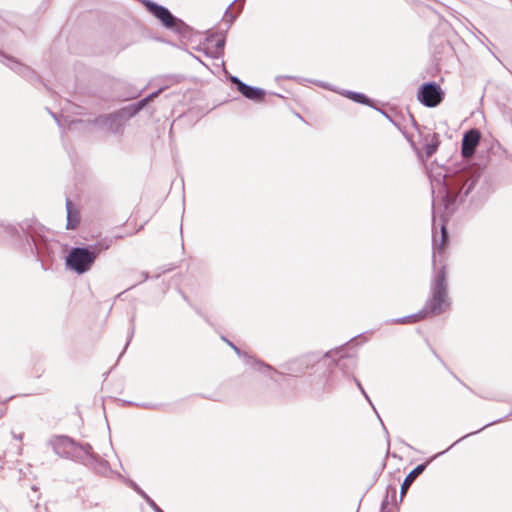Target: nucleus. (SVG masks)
<instances>
[{
  "instance_id": "1",
  "label": "nucleus",
  "mask_w": 512,
  "mask_h": 512,
  "mask_svg": "<svg viewBox=\"0 0 512 512\" xmlns=\"http://www.w3.org/2000/svg\"><path fill=\"white\" fill-rule=\"evenodd\" d=\"M480 174L469 168H461L453 173L431 175L433 195L438 193L447 212L453 210L458 197H466L476 185Z\"/></svg>"
},
{
  "instance_id": "2",
  "label": "nucleus",
  "mask_w": 512,
  "mask_h": 512,
  "mask_svg": "<svg viewBox=\"0 0 512 512\" xmlns=\"http://www.w3.org/2000/svg\"><path fill=\"white\" fill-rule=\"evenodd\" d=\"M20 231L15 226H7L6 231L11 236L18 235L21 241V247L25 253H29L37 257L42 263L53 260L54 257V243L49 241L46 237L37 232L35 227L28 222L20 224Z\"/></svg>"
},
{
  "instance_id": "3",
  "label": "nucleus",
  "mask_w": 512,
  "mask_h": 512,
  "mask_svg": "<svg viewBox=\"0 0 512 512\" xmlns=\"http://www.w3.org/2000/svg\"><path fill=\"white\" fill-rule=\"evenodd\" d=\"M47 444L59 457L77 460L87 466L104 463L89 443H77L68 436L54 435L48 439Z\"/></svg>"
},
{
  "instance_id": "4",
  "label": "nucleus",
  "mask_w": 512,
  "mask_h": 512,
  "mask_svg": "<svg viewBox=\"0 0 512 512\" xmlns=\"http://www.w3.org/2000/svg\"><path fill=\"white\" fill-rule=\"evenodd\" d=\"M110 242L106 240L98 241L94 244L72 247L65 259V265L68 270L82 275L91 270L97 257L108 250Z\"/></svg>"
},
{
  "instance_id": "5",
  "label": "nucleus",
  "mask_w": 512,
  "mask_h": 512,
  "mask_svg": "<svg viewBox=\"0 0 512 512\" xmlns=\"http://www.w3.org/2000/svg\"><path fill=\"white\" fill-rule=\"evenodd\" d=\"M450 306L446 267L442 266L433 276L430 285V297L425 309L430 315H440Z\"/></svg>"
},
{
  "instance_id": "6",
  "label": "nucleus",
  "mask_w": 512,
  "mask_h": 512,
  "mask_svg": "<svg viewBox=\"0 0 512 512\" xmlns=\"http://www.w3.org/2000/svg\"><path fill=\"white\" fill-rule=\"evenodd\" d=\"M141 2L146 7L147 11L157 18L165 28L183 36L189 32V26L184 21L174 16L168 8L151 0H141Z\"/></svg>"
},
{
  "instance_id": "7",
  "label": "nucleus",
  "mask_w": 512,
  "mask_h": 512,
  "mask_svg": "<svg viewBox=\"0 0 512 512\" xmlns=\"http://www.w3.org/2000/svg\"><path fill=\"white\" fill-rule=\"evenodd\" d=\"M444 91L434 81L423 83L417 92L418 101L429 108L438 106L444 99Z\"/></svg>"
},
{
  "instance_id": "8",
  "label": "nucleus",
  "mask_w": 512,
  "mask_h": 512,
  "mask_svg": "<svg viewBox=\"0 0 512 512\" xmlns=\"http://www.w3.org/2000/svg\"><path fill=\"white\" fill-rule=\"evenodd\" d=\"M129 117L123 108L107 115H101L95 119V125L106 129L112 134H119L122 132L123 127Z\"/></svg>"
},
{
  "instance_id": "9",
  "label": "nucleus",
  "mask_w": 512,
  "mask_h": 512,
  "mask_svg": "<svg viewBox=\"0 0 512 512\" xmlns=\"http://www.w3.org/2000/svg\"><path fill=\"white\" fill-rule=\"evenodd\" d=\"M320 364V356L316 353H309L285 364L286 373L291 376L304 374L308 369Z\"/></svg>"
},
{
  "instance_id": "10",
  "label": "nucleus",
  "mask_w": 512,
  "mask_h": 512,
  "mask_svg": "<svg viewBox=\"0 0 512 512\" xmlns=\"http://www.w3.org/2000/svg\"><path fill=\"white\" fill-rule=\"evenodd\" d=\"M342 352L343 349L329 351L324 355V357L332 358L335 364V369H338L345 377H348L353 374L357 366V360L354 356L344 355Z\"/></svg>"
},
{
  "instance_id": "11",
  "label": "nucleus",
  "mask_w": 512,
  "mask_h": 512,
  "mask_svg": "<svg viewBox=\"0 0 512 512\" xmlns=\"http://www.w3.org/2000/svg\"><path fill=\"white\" fill-rule=\"evenodd\" d=\"M481 139V133L478 129H470L466 131L462 138L461 153L466 159L471 158Z\"/></svg>"
},
{
  "instance_id": "12",
  "label": "nucleus",
  "mask_w": 512,
  "mask_h": 512,
  "mask_svg": "<svg viewBox=\"0 0 512 512\" xmlns=\"http://www.w3.org/2000/svg\"><path fill=\"white\" fill-rule=\"evenodd\" d=\"M0 61L1 62L7 61V63H5V64L7 66H9L16 73L23 76L24 78H27L29 80H32L33 78H37L35 75V72L30 67L18 62L17 60H15L3 53H0Z\"/></svg>"
},
{
  "instance_id": "13",
  "label": "nucleus",
  "mask_w": 512,
  "mask_h": 512,
  "mask_svg": "<svg viewBox=\"0 0 512 512\" xmlns=\"http://www.w3.org/2000/svg\"><path fill=\"white\" fill-rule=\"evenodd\" d=\"M429 464V461L425 462V463H422V464H419L417 465L413 470H411L408 475L404 478L402 484H401V489H400V502H402L405 494L407 493L408 489L410 488V486L413 484V482L415 481V479L420 475L422 474L427 465Z\"/></svg>"
},
{
  "instance_id": "14",
  "label": "nucleus",
  "mask_w": 512,
  "mask_h": 512,
  "mask_svg": "<svg viewBox=\"0 0 512 512\" xmlns=\"http://www.w3.org/2000/svg\"><path fill=\"white\" fill-rule=\"evenodd\" d=\"M222 340L225 341L228 344V346H230L239 357H242L246 364L251 366L255 365L259 370H262V368L267 370H274L273 367L270 366L269 364H266L261 360L253 359L247 353L241 351L239 347H237L233 342L228 340L226 337L222 336Z\"/></svg>"
},
{
  "instance_id": "15",
  "label": "nucleus",
  "mask_w": 512,
  "mask_h": 512,
  "mask_svg": "<svg viewBox=\"0 0 512 512\" xmlns=\"http://www.w3.org/2000/svg\"><path fill=\"white\" fill-rule=\"evenodd\" d=\"M163 91V88H159L158 90L152 92L148 96L144 97L137 103H133L131 105H128L126 107H123L124 111L126 112V115L130 118L134 117L139 111H141L149 102L154 100L161 92Z\"/></svg>"
},
{
  "instance_id": "16",
  "label": "nucleus",
  "mask_w": 512,
  "mask_h": 512,
  "mask_svg": "<svg viewBox=\"0 0 512 512\" xmlns=\"http://www.w3.org/2000/svg\"><path fill=\"white\" fill-rule=\"evenodd\" d=\"M239 92L245 98L253 100L255 102L262 101L266 94L265 90L258 87L250 86L248 84L242 85V88H240Z\"/></svg>"
},
{
  "instance_id": "17",
  "label": "nucleus",
  "mask_w": 512,
  "mask_h": 512,
  "mask_svg": "<svg viewBox=\"0 0 512 512\" xmlns=\"http://www.w3.org/2000/svg\"><path fill=\"white\" fill-rule=\"evenodd\" d=\"M66 211H67V223L66 228L68 230H74L80 223V214L74 209L73 203L70 199L66 200Z\"/></svg>"
},
{
  "instance_id": "18",
  "label": "nucleus",
  "mask_w": 512,
  "mask_h": 512,
  "mask_svg": "<svg viewBox=\"0 0 512 512\" xmlns=\"http://www.w3.org/2000/svg\"><path fill=\"white\" fill-rule=\"evenodd\" d=\"M396 499V487L389 485L387 487V493L384 499L382 500L380 512H397V509L391 506V501Z\"/></svg>"
},
{
  "instance_id": "19",
  "label": "nucleus",
  "mask_w": 512,
  "mask_h": 512,
  "mask_svg": "<svg viewBox=\"0 0 512 512\" xmlns=\"http://www.w3.org/2000/svg\"><path fill=\"white\" fill-rule=\"evenodd\" d=\"M429 315L430 314L428 313L427 309H425V307H423V309L417 313H414V314H411V315H408V316H405L402 318L394 319V320H392V322L395 324L416 323V322H419V321L427 318Z\"/></svg>"
},
{
  "instance_id": "20",
  "label": "nucleus",
  "mask_w": 512,
  "mask_h": 512,
  "mask_svg": "<svg viewBox=\"0 0 512 512\" xmlns=\"http://www.w3.org/2000/svg\"><path fill=\"white\" fill-rule=\"evenodd\" d=\"M129 486L138 494L140 495L146 503L152 508L154 512H164L157 504L156 502L143 490L141 489L137 483L134 481L129 482Z\"/></svg>"
},
{
  "instance_id": "21",
  "label": "nucleus",
  "mask_w": 512,
  "mask_h": 512,
  "mask_svg": "<svg viewBox=\"0 0 512 512\" xmlns=\"http://www.w3.org/2000/svg\"><path fill=\"white\" fill-rule=\"evenodd\" d=\"M341 95L349 98L350 100L356 102V103H359V104H364V105H367V106H372V102H371V99L368 98L365 94L363 93H360V92H354V91H350V90H343L342 92H340Z\"/></svg>"
},
{
  "instance_id": "22",
  "label": "nucleus",
  "mask_w": 512,
  "mask_h": 512,
  "mask_svg": "<svg viewBox=\"0 0 512 512\" xmlns=\"http://www.w3.org/2000/svg\"><path fill=\"white\" fill-rule=\"evenodd\" d=\"M448 231L446 228V225L444 223L441 224V235H440V242L438 243L437 235L433 233V249L438 250L440 252L444 249L446 243L448 242Z\"/></svg>"
},
{
  "instance_id": "23",
  "label": "nucleus",
  "mask_w": 512,
  "mask_h": 512,
  "mask_svg": "<svg viewBox=\"0 0 512 512\" xmlns=\"http://www.w3.org/2000/svg\"><path fill=\"white\" fill-rule=\"evenodd\" d=\"M207 41L211 44H214L215 52L214 57H218L223 54L224 46H225V38L224 37H216L211 35L207 38Z\"/></svg>"
},
{
  "instance_id": "24",
  "label": "nucleus",
  "mask_w": 512,
  "mask_h": 512,
  "mask_svg": "<svg viewBox=\"0 0 512 512\" xmlns=\"http://www.w3.org/2000/svg\"><path fill=\"white\" fill-rule=\"evenodd\" d=\"M439 143L438 136L434 134L431 142L424 145L423 149L427 158H430L437 151Z\"/></svg>"
},
{
  "instance_id": "25",
  "label": "nucleus",
  "mask_w": 512,
  "mask_h": 512,
  "mask_svg": "<svg viewBox=\"0 0 512 512\" xmlns=\"http://www.w3.org/2000/svg\"><path fill=\"white\" fill-rule=\"evenodd\" d=\"M234 4V2H232L226 9L225 11V15H224V19L229 22L230 24L236 19V15H234L231 11V7L232 5Z\"/></svg>"
},
{
  "instance_id": "26",
  "label": "nucleus",
  "mask_w": 512,
  "mask_h": 512,
  "mask_svg": "<svg viewBox=\"0 0 512 512\" xmlns=\"http://www.w3.org/2000/svg\"><path fill=\"white\" fill-rule=\"evenodd\" d=\"M144 409H154L158 410L161 409L164 405L160 403H143L140 405Z\"/></svg>"
},
{
  "instance_id": "27",
  "label": "nucleus",
  "mask_w": 512,
  "mask_h": 512,
  "mask_svg": "<svg viewBox=\"0 0 512 512\" xmlns=\"http://www.w3.org/2000/svg\"><path fill=\"white\" fill-rule=\"evenodd\" d=\"M231 82L236 85L237 90L240 91V88H242V85H245L243 81H241L237 76H232L230 78Z\"/></svg>"
},
{
  "instance_id": "28",
  "label": "nucleus",
  "mask_w": 512,
  "mask_h": 512,
  "mask_svg": "<svg viewBox=\"0 0 512 512\" xmlns=\"http://www.w3.org/2000/svg\"><path fill=\"white\" fill-rule=\"evenodd\" d=\"M499 421H500V420H496V421H493V422H491V423H487L485 426H483V427H482V428H480L479 430H477V431H475V432L468 433L467 435L463 436V438H467V437H469V436H471V435H473V434H476V433H478V432L482 431L483 429H485L486 427H488V426H490V425H492V424H495V423H497V422H499Z\"/></svg>"
},
{
  "instance_id": "29",
  "label": "nucleus",
  "mask_w": 512,
  "mask_h": 512,
  "mask_svg": "<svg viewBox=\"0 0 512 512\" xmlns=\"http://www.w3.org/2000/svg\"><path fill=\"white\" fill-rule=\"evenodd\" d=\"M353 381L355 382L356 386L358 387V389L361 391L362 394H365V390L361 384V382L356 378V377H353Z\"/></svg>"
},
{
  "instance_id": "30",
  "label": "nucleus",
  "mask_w": 512,
  "mask_h": 512,
  "mask_svg": "<svg viewBox=\"0 0 512 512\" xmlns=\"http://www.w3.org/2000/svg\"><path fill=\"white\" fill-rule=\"evenodd\" d=\"M133 334H134V325L132 324L131 325V331H130V334H129V337H128V341L125 344L124 350H126L127 346L129 345L130 340L132 339Z\"/></svg>"
},
{
  "instance_id": "31",
  "label": "nucleus",
  "mask_w": 512,
  "mask_h": 512,
  "mask_svg": "<svg viewBox=\"0 0 512 512\" xmlns=\"http://www.w3.org/2000/svg\"><path fill=\"white\" fill-rule=\"evenodd\" d=\"M450 450V447H447L445 451L443 452H440L436 455H434L433 457H431L428 461L431 462L432 460H434L436 457H438L439 455H442L443 453H445L446 451H449Z\"/></svg>"
},
{
  "instance_id": "32",
  "label": "nucleus",
  "mask_w": 512,
  "mask_h": 512,
  "mask_svg": "<svg viewBox=\"0 0 512 512\" xmlns=\"http://www.w3.org/2000/svg\"><path fill=\"white\" fill-rule=\"evenodd\" d=\"M450 450V447H447L445 451L443 452H440L436 455H434L433 457H431L428 461L431 462L432 460H434L436 457H438L439 455H442L443 453H445L446 451H449Z\"/></svg>"
},
{
  "instance_id": "33",
  "label": "nucleus",
  "mask_w": 512,
  "mask_h": 512,
  "mask_svg": "<svg viewBox=\"0 0 512 512\" xmlns=\"http://www.w3.org/2000/svg\"><path fill=\"white\" fill-rule=\"evenodd\" d=\"M12 436L14 439L19 440V441H21L23 439L22 434H16V433L12 432Z\"/></svg>"
},
{
  "instance_id": "34",
  "label": "nucleus",
  "mask_w": 512,
  "mask_h": 512,
  "mask_svg": "<svg viewBox=\"0 0 512 512\" xmlns=\"http://www.w3.org/2000/svg\"><path fill=\"white\" fill-rule=\"evenodd\" d=\"M363 396H364V397H365V399L370 403V405H372V406H373V404H372V402H371V400H370V398H369V396H368V394H367L366 392H365V394H363Z\"/></svg>"
},
{
  "instance_id": "35",
  "label": "nucleus",
  "mask_w": 512,
  "mask_h": 512,
  "mask_svg": "<svg viewBox=\"0 0 512 512\" xmlns=\"http://www.w3.org/2000/svg\"><path fill=\"white\" fill-rule=\"evenodd\" d=\"M363 396H364V397H365V399L370 403V405H372V406H373V404H372V402H371V400H370V398H369V396H368V394H367L366 392H365V394H363Z\"/></svg>"
},
{
  "instance_id": "36",
  "label": "nucleus",
  "mask_w": 512,
  "mask_h": 512,
  "mask_svg": "<svg viewBox=\"0 0 512 512\" xmlns=\"http://www.w3.org/2000/svg\"><path fill=\"white\" fill-rule=\"evenodd\" d=\"M142 276H143V280H146V279H148V273H146V272H143V273H142Z\"/></svg>"
},
{
  "instance_id": "37",
  "label": "nucleus",
  "mask_w": 512,
  "mask_h": 512,
  "mask_svg": "<svg viewBox=\"0 0 512 512\" xmlns=\"http://www.w3.org/2000/svg\"><path fill=\"white\" fill-rule=\"evenodd\" d=\"M462 439H464V438L462 437L459 440H457L454 444H451V447H454V445L457 444L458 442H460Z\"/></svg>"
},
{
  "instance_id": "38",
  "label": "nucleus",
  "mask_w": 512,
  "mask_h": 512,
  "mask_svg": "<svg viewBox=\"0 0 512 512\" xmlns=\"http://www.w3.org/2000/svg\"><path fill=\"white\" fill-rule=\"evenodd\" d=\"M327 383H328V385H331V379L330 378L327 379Z\"/></svg>"
},
{
  "instance_id": "39",
  "label": "nucleus",
  "mask_w": 512,
  "mask_h": 512,
  "mask_svg": "<svg viewBox=\"0 0 512 512\" xmlns=\"http://www.w3.org/2000/svg\"><path fill=\"white\" fill-rule=\"evenodd\" d=\"M432 226H433V228L435 227V219L434 218H433Z\"/></svg>"
}]
</instances>
